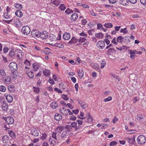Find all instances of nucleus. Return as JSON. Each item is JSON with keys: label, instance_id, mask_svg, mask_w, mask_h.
<instances>
[{"label": "nucleus", "instance_id": "f257e3e1", "mask_svg": "<svg viewBox=\"0 0 146 146\" xmlns=\"http://www.w3.org/2000/svg\"><path fill=\"white\" fill-rule=\"evenodd\" d=\"M52 137L56 141L52 139L50 137L48 140L52 146L56 145V143H60V134L56 132H53L52 134Z\"/></svg>", "mask_w": 146, "mask_h": 146}, {"label": "nucleus", "instance_id": "f03ea898", "mask_svg": "<svg viewBox=\"0 0 146 146\" xmlns=\"http://www.w3.org/2000/svg\"><path fill=\"white\" fill-rule=\"evenodd\" d=\"M146 141V138L143 135H140L137 139V142L140 144H144Z\"/></svg>", "mask_w": 146, "mask_h": 146}, {"label": "nucleus", "instance_id": "7ed1b4c3", "mask_svg": "<svg viewBox=\"0 0 146 146\" xmlns=\"http://www.w3.org/2000/svg\"><path fill=\"white\" fill-rule=\"evenodd\" d=\"M31 30L29 27L27 26H23L22 28L21 32L23 34L27 35L30 33Z\"/></svg>", "mask_w": 146, "mask_h": 146}, {"label": "nucleus", "instance_id": "20e7f679", "mask_svg": "<svg viewBox=\"0 0 146 146\" xmlns=\"http://www.w3.org/2000/svg\"><path fill=\"white\" fill-rule=\"evenodd\" d=\"M9 67L11 72L16 71L17 69V65L16 63L11 62L9 65Z\"/></svg>", "mask_w": 146, "mask_h": 146}, {"label": "nucleus", "instance_id": "39448f33", "mask_svg": "<svg viewBox=\"0 0 146 146\" xmlns=\"http://www.w3.org/2000/svg\"><path fill=\"white\" fill-rule=\"evenodd\" d=\"M40 34L39 31L36 29L33 30L31 32L32 36L36 39L40 36Z\"/></svg>", "mask_w": 146, "mask_h": 146}, {"label": "nucleus", "instance_id": "423d86ee", "mask_svg": "<svg viewBox=\"0 0 146 146\" xmlns=\"http://www.w3.org/2000/svg\"><path fill=\"white\" fill-rule=\"evenodd\" d=\"M105 46V42L103 40H100L98 41L96 44L97 47L100 49H103L104 47Z\"/></svg>", "mask_w": 146, "mask_h": 146}, {"label": "nucleus", "instance_id": "0eeeda50", "mask_svg": "<svg viewBox=\"0 0 146 146\" xmlns=\"http://www.w3.org/2000/svg\"><path fill=\"white\" fill-rule=\"evenodd\" d=\"M5 120L8 125L13 124L14 122V119L11 116L7 117Z\"/></svg>", "mask_w": 146, "mask_h": 146}, {"label": "nucleus", "instance_id": "6e6552de", "mask_svg": "<svg viewBox=\"0 0 146 146\" xmlns=\"http://www.w3.org/2000/svg\"><path fill=\"white\" fill-rule=\"evenodd\" d=\"M48 33L46 31H44L40 33V36L43 39H46L48 37Z\"/></svg>", "mask_w": 146, "mask_h": 146}, {"label": "nucleus", "instance_id": "1a4fd4ad", "mask_svg": "<svg viewBox=\"0 0 146 146\" xmlns=\"http://www.w3.org/2000/svg\"><path fill=\"white\" fill-rule=\"evenodd\" d=\"M68 136L67 133L66 131H64L62 133L61 135L60 134V142L64 140Z\"/></svg>", "mask_w": 146, "mask_h": 146}, {"label": "nucleus", "instance_id": "9d476101", "mask_svg": "<svg viewBox=\"0 0 146 146\" xmlns=\"http://www.w3.org/2000/svg\"><path fill=\"white\" fill-rule=\"evenodd\" d=\"M40 131L35 128H33L31 131V133L33 135L38 136L39 135Z\"/></svg>", "mask_w": 146, "mask_h": 146}, {"label": "nucleus", "instance_id": "9b49d317", "mask_svg": "<svg viewBox=\"0 0 146 146\" xmlns=\"http://www.w3.org/2000/svg\"><path fill=\"white\" fill-rule=\"evenodd\" d=\"M78 102L82 109H84L87 107L88 105L85 102L79 100H78Z\"/></svg>", "mask_w": 146, "mask_h": 146}, {"label": "nucleus", "instance_id": "f8f14e48", "mask_svg": "<svg viewBox=\"0 0 146 146\" xmlns=\"http://www.w3.org/2000/svg\"><path fill=\"white\" fill-rule=\"evenodd\" d=\"M50 44L53 46L58 47L62 48H64V45L63 44L60 43H58V42L55 44Z\"/></svg>", "mask_w": 146, "mask_h": 146}, {"label": "nucleus", "instance_id": "ddd939ff", "mask_svg": "<svg viewBox=\"0 0 146 146\" xmlns=\"http://www.w3.org/2000/svg\"><path fill=\"white\" fill-rule=\"evenodd\" d=\"M64 129V127L62 126H59L57 127L55 129L56 132L60 134L61 133Z\"/></svg>", "mask_w": 146, "mask_h": 146}, {"label": "nucleus", "instance_id": "4468645a", "mask_svg": "<svg viewBox=\"0 0 146 146\" xmlns=\"http://www.w3.org/2000/svg\"><path fill=\"white\" fill-rule=\"evenodd\" d=\"M62 115L58 113H56L54 116V119L57 121H60L62 120Z\"/></svg>", "mask_w": 146, "mask_h": 146}, {"label": "nucleus", "instance_id": "2eb2a0df", "mask_svg": "<svg viewBox=\"0 0 146 146\" xmlns=\"http://www.w3.org/2000/svg\"><path fill=\"white\" fill-rule=\"evenodd\" d=\"M125 139L127 140L128 143L130 144L133 145L134 142H135V140L134 139H132L129 137H127L125 138Z\"/></svg>", "mask_w": 146, "mask_h": 146}, {"label": "nucleus", "instance_id": "dca6fc26", "mask_svg": "<svg viewBox=\"0 0 146 146\" xmlns=\"http://www.w3.org/2000/svg\"><path fill=\"white\" fill-rule=\"evenodd\" d=\"M2 107L4 111H7L8 110V106L5 102H3L2 105Z\"/></svg>", "mask_w": 146, "mask_h": 146}, {"label": "nucleus", "instance_id": "f3484780", "mask_svg": "<svg viewBox=\"0 0 146 146\" xmlns=\"http://www.w3.org/2000/svg\"><path fill=\"white\" fill-rule=\"evenodd\" d=\"M78 15L76 13L72 14L70 17V19L72 21H75L78 18Z\"/></svg>", "mask_w": 146, "mask_h": 146}, {"label": "nucleus", "instance_id": "a211bd4d", "mask_svg": "<svg viewBox=\"0 0 146 146\" xmlns=\"http://www.w3.org/2000/svg\"><path fill=\"white\" fill-rule=\"evenodd\" d=\"M63 38L65 40H69L70 38V34L68 33H65L64 34L63 36Z\"/></svg>", "mask_w": 146, "mask_h": 146}, {"label": "nucleus", "instance_id": "6ab92c4d", "mask_svg": "<svg viewBox=\"0 0 146 146\" xmlns=\"http://www.w3.org/2000/svg\"><path fill=\"white\" fill-rule=\"evenodd\" d=\"M43 73L44 76L48 77L50 76V72L49 70L45 69L43 71Z\"/></svg>", "mask_w": 146, "mask_h": 146}, {"label": "nucleus", "instance_id": "aec40b11", "mask_svg": "<svg viewBox=\"0 0 146 146\" xmlns=\"http://www.w3.org/2000/svg\"><path fill=\"white\" fill-rule=\"evenodd\" d=\"M60 0H51V3L54 5L57 6L60 3Z\"/></svg>", "mask_w": 146, "mask_h": 146}, {"label": "nucleus", "instance_id": "412c9836", "mask_svg": "<svg viewBox=\"0 0 146 146\" xmlns=\"http://www.w3.org/2000/svg\"><path fill=\"white\" fill-rule=\"evenodd\" d=\"M8 89L11 93L14 92L15 90V86L12 84L10 85L8 87Z\"/></svg>", "mask_w": 146, "mask_h": 146}, {"label": "nucleus", "instance_id": "4be33fe9", "mask_svg": "<svg viewBox=\"0 0 146 146\" xmlns=\"http://www.w3.org/2000/svg\"><path fill=\"white\" fill-rule=\"evenodd\" d=\"M33 70L35 71L37 70L40 67L39 65L36 63H34L33 64Z\"/></svg>", "mask_w": 146, "mask_h": 146}, {"label": "nucleus", "instance_id": "5701e85b", "mask_svg": "<svg viewBox=\"0 0 146 146\" xmlns=\"http://www.w3.org/2000/svg\"><path fill=\"white\" fill-rule=\"evenodd\" d=\"M56 39V36L55 35L52 34H50L49 37L48 38L47 40H49L51 41L55 40Z\"/></svg>", "mask_w": 146, "mask_h": 146}, {"label": "nucleus", "instance_id": "b1692460", "mask_svg": "<svg viewBox=\"0 0 146 146\" xmlns=\"http://www.w3.org/2000/svg\"><path fill=\"white\" fill-rule=\"evenodd\" d=\"M6 98L7 101L9 103H11L13 101V97L10 95H7L6 96Z\"/></svg>", "mask_w": 146, "mask_h": 146}, {"label": "nucleus", "instance_id": "393cba45", "mask_svg": "<svg viewBox=\"0 0 146 146\" xmlns=\"http://www.w3.org/2000/svg\"><path fill=\"white\" fill-rule=\"evenodd\" d=\"M78 40L76 38L74 37H73L70 40L69 42V44L76 43L78 41Z\"/></svg>", "mask_w": 146, "mask_h": 146}, {"label": "nucleus", "instance_id": "a878e982", "mask_svg": "<svg viewBox=\"0 0 146 146\" xmlns=\"http://www.w3.org/2000/svg\"><path fill=\"white\" fill-rule=\"evenodd\" d=\"M26 73L27 74L29 77L31 78H32L33 77L34 74V73L32 71H30L29 72V71L27 70Z\"/></svg>", "mask_w": 146, "mask_h": 146}, {"label": "nucleus", "instance_id": "bb28decb", "mask_svg": "<svg viewBox=\"0 0 146 146\" xmlns=\"http://www.w3.org/2000/svg\"><path fill=\"white\" fill-rule=\"evenodd\" d=\"M77 72L80 78H82L84 76V72L82 70H78Z\"/></svg>", "mask_w": 146, "mask_h": 146}, {"label": "nucleus", "instance_id": "cd10ccee", "mask_svg": "<svg viewBox=\"0 0 146 146\" xmlns=\"http://www.w3.org/2000/svg\"><path fill=\"white\" fill-rule=\"evenodd\" d=\"M13 23L16 26H18L20 24V21L18 18L13 19Z\"/></svg>", "mask_w": 146, "mask_h": 146}, {"label": "nucleus", "instance_id": "c85d7f7f", "mask_svg": "<svg viewBox=\"0 0 146 146\" xmlns=\"http://www.w3.org/2000/svg\"><path fill=\"white\" fill-rule=\"evenodd\" d=\"M15 14L17 17H21L23 15L22 12L20 10L16 11L15 12Z\"/></svg>", "mask_w": 146, "mask_h": 146}, {"label": "nucleus", "instance_id": "c756f323", "mask_svg": "<svg viewBox=\"0 0 146 146\" xmlns=\"http://www.w3.org/2000/svg\"><path fill=\"white\" fill-rule=\"evenodd\" d=\"M50 106L52 108L55 109L58 107V104L55 102H52L50 104Z\"/></svg>", "mask_w": 146, "mask_h": 146}, {"label": "nucleus", "instance_id": "7c9ffc66", "mask_svg": "<svg viewBox=\"0 0 146 146\" xmlns=\"http://www.w3.org/2000/svg\"><path fill=\"white\" fill-rule=\"evenodd\" d=\"M96 36L99 38H103L104 35L101 33H96L95 34Z\"/></svg>", "mask_w": 146, "mask_h": 146}, {"label": "nucleus", "instance_id": "2f4dec72", "mask_svg": "<svg viewBox=\"0 0 146 146\" xmlns=\"http://www.w3.org/2000/svg\"><path fill=\"white\" fill-rule=\"evenodd\" d=\"M2 140L3 143H6V141L8 140V136L7 135H4L2 137Z\"/></svg>", "mask_w": 146, "mask_h": 146}, {"label": "nucleus", "instance_id": "473e14b6", "mask_svg": "<svg viewBox=\"0 0 146 146\" xmlns=\"http://www.w3.org/2000/svg\"><path fill=\"white\" fill-rule=\"evenodd\" d=\"M104 26L106 28H111L113 27V25L111 23H105Z\"/></svg>", "mask_w": 146, "mask_h": 146}, {"label": "nucleus", "instance_id": "72a5a7b5", "mask_svg": "<svg viewBox=\"0 0 146 146\" xmlns=\"http://www.w3.org/2000/svg\"><path fill=\"white\" fill-rule=\"evenodd\" d=\"M12 73L11 74V76L14 78H16L17 76V73L16 71H14L13 72H11Z\"/></svg>", "mask_w": 146, "mask_h": 146}, {"label": "nucleus", "instance_id": "f704fd0d", "mask_svg": "<svg viewBox=\"0 0 146 146\" xmlns=\"http://www.w3.org/2000/svg\"><path fill=\"white\" fill-rule=\"evenodd\" d=\"M119 2L121 4L125 6L126 5V3H128V2L127 0H120Z\"/></svg>", "mask_w": 146, "mask_h": 146}, {"label": "nucleus", "instance_id": "c9c22d12", "mask_svg": "<svg viewBox=\"0 0 146 146\" xmlns=\"http://www.w3.org/2000/svg\"><path fill=\"white\" fill-rule=\"evenodd\" d=\"M3 17L5 19H9L11 17V16L8 15V13L7 12L5 13H4Z\"/></svg>", "mask_w": 146, "mask_h": 146}, {"label": "nucleus", "instance_id": "e433bc0d", "mask_svg": "<svg viewBox=\"0 0 146 146\" xmlns=\"http://www.w3.org/2000/svg\"><path fill=\"white\" fill-rule=\"evenodd\" d=\"M11 77L9 76H7L5 78V81L6 84H8L11 81Z\"/></svg>", "mask_w": 146, "mask_h": 146}, {"label": "nucleus", "instance_id": "4c0bfd02", "mask_svg": "<svg viewBox=\"0 0 146 146\" xmlns=\"http://www.w3.org/2000/svg\"><path fill=\"white\" fill-rule=\"evenodd\" d=\"M66 129H67V132H69L71 131L72 129V128L71 125H67L65 127Z\"/></svg>", "mask_w": 146, "mask_h": 146}, {"label": "nucleus", "instance_id": "58836bf2", "mask_svg": "<svg viewBox=\"0 0 146 146\" xmlns=\"http://www.w3.org/2000/svg\"><path fill=\"white\" fill-rule=\"evenodd\" d=\"M88 122L91 123L93 121V118L92 117H91L90 114L89 113H88Z\"/></svg>", "mask_w": 146, "mask_h": 146}, {"label": "nucleus", "instance_id": "ea45409f", "mask_svg": "<svg viewBox=\"0 0 146 146\" xmlns=\"http://www.w3.org/2000/svg\"><path fill=\"white\" fill-rule=\"evenodd\" d=\"M130 51L129 53H130V57L132 59H133L134 58V56L135 55V53H134L133 51L130 50L129 52Z\"/></svg>", "mask_w": 146, "mask_h": 146}, {"label": "nucleus", "instance_id": "a19ab883", "mask_svg": "<svg viewBox=\"0 0 146 146\" xmlns=\"http://www.w3.org/2000/svg\"><path fill=\"white\" fill-rule=\"evenodd\" d=\"M47 135L45 133H42L40 137V139L42 140H44L46 138Z\"/></svg>", "mask_w": 146, "mask_h": 146}, {"label": "nucleus", "instance_id": "79ce46f5", "mask_svg": "<svg viewBox=\"0 0 146 146\" xmlns=\"http://www.w3.org/2000/svg\"><path fill=\"white\" fill-rule=\"evenodd\" d=\"M92 68L94 69L98 70L99 71V70L100 71V70L99 69V67L98 65L97 64H94L92 66Z\"/></svg>", "mask_w": 146, "mask_h": 146}, {"label": "nucleus", "instance_id": "37998d69", "mask_svg": "<svg viewBox=\"0 0 146 146\" xmlns=\"http://www.w3.org/2000/svg\"><path fill=\"white\" fill-rule=\"evenodd\" d=\"M73 13V11L69 8L67 9L65 11V13L67 14H68Z\"/></svg>", "mask_w": 146, "mask_h": 146}, {"label": "nucleus", "instance_id": "c03bdc74", "mask_svg": "<svg viewBox=\"0 0 146 146\" xmlns=\"http://www.w3.org/2000/svg\"><path fill=\"white\" fill-rule=\"evenodd\" d=\"M123 38H122V36H118L117 39V42H121L123 40Z\"/></svg>", "mask_w": 146, "mask_h": 146}, {"label": "nucleus", "instance_id": "a18cd8bd", "mask_svg": "<svg viewBox=\"0 0 146 146\" xmlns=\"http://www.w3.org/2000/svg\"><path fill=\"white\" fill-rule=\"evenodd\" d=\"M15 7L16 8L19 9H22V6L21 5L18 3H16L15 5Z\"/></svg>", "mask_w": 146, "mask_h": 146}, {"label": "nucleus", "instance_id": "49530a36", "mask_svg": "<svg viewBox=\"0 0 146 146\" xmlns=\"http://www.w3.org/2000/svg\"><path fill=\"white\" fill-rule=\"evenodd\" d=\"M0 75L3 76H6V74L3 69H0Z\"/></svg>", "mask_w": 146, "mask_h": 146}, {"label": "nucleus", "instance_id": "de8ad7c7", "mask_svg": "<svg viewBox=\"0 0 146 146\" xmlns=\"http://www.w3.org/2000/svg\"><path fill=\"white\" fill-rule=\"evenodd\" d=\"M60 9L62 11H64L66 9V7L63 4H61L59 7Z\"/></svg>", "mask_w": 146, "mask_h": 146}, {"label": "nucleus", "instance_id": "09e8293b", "mask_svg": "<svg viewBox=\"0 0 146 146\" xmlns=\"http://www.w3.org/2000/svg\"><path fill=\"white\" fill-rule=\"evenodd\" d=\"M106 64V63L104 60H102L100 68L101 69L103 68Z\"/></svg>", "mask_w": 146, "mask_h": 146}, {"label": "nucleus", "instance_id": "8fccbe9b", "mask_svg": "<svg viewBox=\"0 0 146 146\" xmlns=\"http://www.w3.org/2000/svg\"><path fill=\"white\" fill-rule=\"evenodd\" d=\"M86 40V38L80 37L79 38L78 42H84Z\"/></svg>", "mask_w": 146, "mask_h": 146}, {"label": "nucleus", "instance_id": "3c124183", "mask_svg": "<svg viewBox=\"0 0 146 146\" xmlns=\"http://www.w3.org/2000/svg\"><path fill=\"white\" fill-rule=\"evenodd\" d=\"M112 98L111 96H110L107 98L104 99V101L105 102H109L111 100Z\"/></svg>", "mask_w": 146, "mask_h": 146}, {"label": "nucleus", "instance_id": "603ef678", "mask_svg": "<svg viewBox=\"0 0 146 146\" xmlns=\"http://www.w3.org/2000/svg\"><path fill=\"white\" fill-rule=\"evenodd\" d=\"M6 88L5 87L3 86H0V91L2 92H4L5 91Z\"/></svg>", "mask_w": 146, "mask_h": 146}, {"label": "nucleus", "instance_id": "864d4df0", "mask_svg": "<svg viewBox=\"0 0 146 146\" xmlns=\"http://www.w3.org/2000/svg\"><path fill=\"white\" fill-rule=\"evenodd\" d=\"M121 33H127L128 32V31L127 30L126 28L124 29H121L120 30Z\"/></svg>", "mask_w": 146, "mask_h": 146}, {"label": "nucleus", "instance_id": "5fc2aeb1", "mask_svg": "<svg viewBox=\"0 0 146 146\" xmlns=\"http://www.w3.org/2000/svg\"><path fill=\"white\" fill-rule=\"evenodd\" d=\"M62 98L65 100H67L69 99V97L67 95H63L62 96Z\"/></svg>", "mask_w": 146, "mask_h": 146}, {"label": "nucleus", "instance_id": "6e6d98bb", "mask_svg": "<svg viewBox=\"0 0 146 146\" xmlns=\"http://www.w3.org/2000/svg\"><path fill=\"white\" fill-rule=\"evenodd\" d=\"M37 85L39 86H41L42 85L41 81L40 80V79H39V80L38 81L37 83Z\"/></svg>", "mask_w": 146, "mask_h": 146}, {"label": "nucleus", "instance_id": "4d7b16f0", "mask_svg": "<svg viewBox=\"0 0 146 146\" xmlns=\"http://www.w3.org/2000/svg\"><path fill=\"white\" fill-rule=\"evenodd\" d=\"M8 48L7 47L5 46V47H4V48L3 49V51L4 53H6L7 52H8Z\"/></svg>", "mask_w": 146, "mask_h": 146}, {"label": "nucleus", "instance_id": "13d9d810", "mask_svg": "<svg viewBox=\"0 0 146 146\" xmlns=\"http://www.w3.org/2000/svg\"><path fill=\"white\" fill-rule=\"evenodd\" d=\"M112 42L115 44H117V39L116 40L115 38H113L112 41Z\"/></svg>", "mask_w": 146, "mask_h": 146}, {"label": "nucleus", "instance_id": "bf43d9fd", "mask_svg": "<svg viewBox=\"0 0 146 146\" xmlns=\"http://www.w3.org/2000/svg\"><path fill=\"white\" fill-rule=\"evenodd\" d=\"M117 144V143L115 141H113L111 142L110 143V146H114L116 145Z\"/></svg>", "mask_w": 146, "mask_h": 146}, {"label": "nucleus", "instance_id": "052dcab7", "mask_svg": "<svg viewBox=\"0 0 146 146\" xmlns=\"http://www.w3.org/2000/svg\"><path fill=\"white\" fill-rule=\"evenodd\" d=\"M76 125H77V123L74 122L71 123L70 125H71L72 128V127H75Z\"/></svg>", "mask_w": 146, "mask_h": 146}, {"label": "nucleus", "instance_id": "680f3d73", "mask_svg": "<svg viewBox=\"0 0 146 146\" xmlns=\"http://www.w3.org/2000/svg\"><path fill=\"white\" fill-rule=\"evenodd\" d=\"M127 131L129 132V134H132L134 133H135V130L132 129V130H129Z\"/></svg>", "mask_w": 146, "mask_h": 146}, {"label": "nucleus", "instance_id": "e2e57ef3", "mask_svg": "<svg viewBox=\"0 0 146 146\" xmlns=\"http://www.w3.org/2000/svg\"><path fill=\"white\" fill-rule=\"evenodd\" d=\"M118 120V119L116 117H115L112 120V121L114 124H115L116 122Z\"/></svg>", "mask_w": 146, "mask_h": 146}, {"label": "nucleus", "instance_id": "0e129e2a", "mask_svg": "<svg viewBox=\"0 0 146 146\" xmlns=\"http://www.w3.org/2000/svg\"><path fill=\"white\" fill-rule=\"evenodd\" d=\"M49 83L52 85H53L55 84L54 82L52 79H49L48 80Z\"/></svg>", "mask_w": 146, "mask_h": 146}, {"label": "nucleus", "instance_id": "69168bd1", "mask_svg": "<svg viewBox=\"0 0 146 146\" xmlns=\"http://www.w3.org/2000/svg\"><path fill=\"white\" fill-rule=\"evenodd\" d=\"M34 91L37 93H39V88H35V87H34Z\"/></svg>", "mask_w": 146, "mask_h": 146}, {"label": "nucleus", "instance_id": "338daca9", "mask_svg": "<svg viewBox=\"0 0 146 146\" xmlns=\"http://www.w3.org/2000/svg\"><path fill=\"white\" fill-rule=\"evenodd\" d=\"M103 28V26H102V25L101 24H97V28L98 29H100L101 28L102 29Z\"/></svg>", "mask_w": 146, "mask_h": 146}, {"label": "nucleus", "instance_id": "774afa93", "mask_svg": "<svg viewBox=\"0 0 146 146\" xmlns=\"http://www.w3.org/2000/svg\"><path fill=\"white\" fill-rule=\"evenodd\" d=\"M42 146H49L48 144L46 142H44L42 144Z\"/></svg>", "mask_w": 146, "mask_h": 146}]
</instances>
